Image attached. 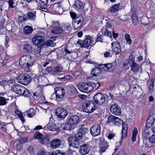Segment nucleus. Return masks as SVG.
Returning <instances> with one entry per match:
<instances>
[{"instance_id": "nucleus-1", "label": "nucleus", "mask_w": 155, "mask_h": 155, "mask_svg": "<svg viewBox=\"0 0 155 155\" xmlns=\"http://www.w3.org/2000/svg\"><path fill=\"white\" fill-rule=\"evenodd\" d=\"M82 136H70L68 138V141L70 145L66 153L68 155H74L76 154L75 150L71 147L77 148L79 147L78 140L82 138Z\"/></svg>"}, {"instance_id": "nucleus-2", "label": "nucleus", "mask_w": 155, "mask_h": 155, "mask_svg": "<svg viewBox=\"0 0 155 155\" xmlns=\"http://www.w3.org/2000/svg\"><path fill=\"white\" fill-rule=\"evenodd\" d=\"M19 64L21 66L26 68L25 71L28 72H29L30 71V68L33 64V59L29 55H23L20 59Z\"/></svg>"}, {"instance_id": "nucleus-3", "label": "nucleus", "mask_w": 155, "mask_h": 155, "mask_svg": "<svg viewBox=\"0 0 155 155\" xmlns=\"http://www.w3.org/2000/svg\"><path fill=\"white\" fill-rule=\"evenodd\" d=\"M79 121V117L77 115H72L67 117V123L64 125L63 128L70 130L74 128Z\"/></svg>"}, {"instance_id": "nucleus-4", "label": "nucleus", "mask_w": 155, "mask_h": 155, "mask_svg": "<svg viewBox=\"0 0 155 155\" xmlns=\"http://www.w3.org/2000/svg\"><path fill=\"white\" fill-rule=\"evenodd\" d=\"M94 83H81L77 85L78 88L81 91L88 93L94 89Z\"/></svg>"}, {"instance_id": "nucleus-5", "label": "nucleus", "mask_w": 155, "mask_h": 155, "mask_svg": "<svg viewBox=\"0 0 155 155\" xmlns=\"http://www.w3.org/2000/svg\"><path fill=\"white\" fill-rule=\"evenodd\" d=\"M82 107L83 110L89 113L93 112L97 109L95 104L92 101H86L83 103Z\"/></svg>"}, {"instance_id": "nucleus-6", "label": "nucleus", "mask_w": 155, "mask_h": 155, "mask_svg": "<svg viewBox=\"0 0 155 155\" xmlns=\"http://www.w3.org/2000/svg\"><path fill=\"white\" fill-rule=\"evenodd\" d=\"M13 91L17 94L27 96L29 94L27 89L21 85L15 84L13 87Z\"/></svg>"}, {"instance_id": "nucleus-7", "label": "nucleus", "mask_w": 155, "mask_h": 155, "mask_svg": "<svg viewBox=\"0 0 155 155\" xmlns=\"http://www.w3.org/2000/svg\"><path fill=\"white\" fill-rule=\"evenodd\" d=\"M95 42L94 43L93 39L89 35H87L86 36V39L84 41L81 40H79L77 42V44H80L81 46L82 47H85L88 48L92 45H93Z\"/></svg>"}, {"instance_id": "nucleus-8", "label": "nucleus", "mask_w": 155, "mask_h": 155, "mask_svg": "<svg viewBox=\"0 0 155 155\" xmlns=\"http://www.w3.org/2000/svg\"><path fill=\"white\" fill-rule=\"evenodd\" d=\"M83 18L80 15L77 17L75 20L72 21V26L75 30L81 28L83 22Z\"/></svg>"}, {"instance_id": "nucleus-9", "label": "nucleus", "mask_w": 155, "mask_h": 155, "mask_svg": "<svg viewBox=\"0 0 155 155\" xmlns=\"http://www.w3.org/2000/svg\"><path fill=\"white\" fill-rule=\"evenodd\" d=\"M17 79L18 82L24 85L27 84L31 81L29 76L23 74L18 76Z\"/></svg>"}, {"instance_id": "nucleus-10", "label": "nucleus", "mask_w": 155, "mask_h": 155, "mask_svg": "<svg viewBox=\"0 0 155 155\" xmlns=\"http://www.w3.org/2000/svg\"><path fill=\"white\" fill-rule=\"evenodd\" d=\"M44 39L43 36L38 35L33 38L32 41L33 44L37 46H44Z\"/></svg>"}, {"instance_id": "nucleus-11", "label": "nucleus", "mask_w": 155, "mask_h": 155, "mask_svg": "<svg viewBox=\"0 0 155 155\" xmlns=\"http://www.w3.org/2000/svg\"><path fill=\"white\" fill-rule=\"evenodd\" d=\"M94 101L98 105H101L105 101V98L103 95L100 93L96 94L94 97Z\"/></svg>"}, {"instance_id": "nucleus-12", "label": "nucleus", "mask_w": 155, "mask_h": 155, "mask_svg": "<svg viewBox=\"0 0 155 155\" xmlns=\"http://www.w3.org/2000/svg\"><path fill=\"white\" fill-rule=\"evenodd\" d=\"M57 100L63 98L65 95V90L62 87H58L54 89Z\"/></svg>"}, {"instance_id": "nucleus-13", "label": "nucleus", "mask_w": 155, "mask_h": 155, "mask_svg": "<svg viewBox=\"0 0 155 155\" xmlns=\"http://www.w3.org/2000/svg\"><path fill=\"white\" fill-rule=\"evenodd\" d=\"M90 132L92 136H98L100 135V129L99 124H95L91 128Z\"/></svg>"}, {"instance_id": "nucleus-14", "label": "nucleus", "mask_w": 155, "mask_h": 155, "mask_svg": "<svg viewBox=\"0 0 155 155\" xmlns=\"http://www.w3.org/2000/svg\"><path fill=\"white\" fill-rule=\"evenodd\" d=\"M110 109L111 112L115 115H119L121 114V109L116 104L112 105Z\"/></svg>"}, {"instance_id": "nucleus-15", "label": "nucleus", "mask_w": 155, "mask_h": 155, "mask_svg": "<svg viewBox=\"0 0 155 155\" xmlns=\"http://www.w3.org/2000/svg\"><path fill=\"white\" fill-rule=\"evenodd\" d=\"M56 113L58 117L61 118H65L67 115V111L61 108H58L56 109Z\"/></svg>"}, {"instance_id": "nucleus-16", "label": "nucleus", "mask_w": 155, "mask_h": 155, "mask_svg": "<svg viewBox=\"0 0 155 155\" xmlns=\"http://www.w3.org/2000/svg\"><path fill=\"white\" fill-rule=\"evenodd\" d=\"M154 123H155V114L150 116L146 120L145 124L146 127L149 128L153 126Z\"/></svg>"}, {"instance_id": "nucleus-17", "label": "nucleus", "mask_w": 155, "mask_h": 155, "mask_svg": "<svg viewBox=\"0 0 155 155\" xmlns=\"http://www.w3.org/2000/svg\"><path fill=\"white\" fill-rule=\"evenodd\" d=\"M91 147V146L88 144H84L81 147L79 153L82 155H85L88 153Z\"/></svg>"}, {"instance_id": "nucleus-18", "label": "nucleus", "mask_w": 155, "mask_h": 155, "mask_svg": "<svg viewBox=\"0 0 155 155\" xmlns=\"http://www.w3.org/2000/svg\"><path fill=\"white\" fill-rule=\"evenodd\" d=\"M102 65V64L100 65L98 67H95L93 68L91 72V75L94 77L98 76L101 73V66Z\"/></svg>"}, {"instance_id": "nucleus-19", "label": "nucleus", "mask_w": 155, "mask_h": 155, "mask_svg": "<svg viewBox=\"0 0 155 155\" xmlns=\"http://www.w3.org/2000/svg\"><path fill=\"white\" fill-rule=\"evenodd\" d=\"M100 153H102L104 152L108 147L107 143L103 138H101L100 140Z\"/></svg>"}, {"instance_id": "nucleus-20", "label": "nucleus", "mask_w": 155, "mask_h": 155, "mask_svg": "<svg viewBox=\"0 0 155 155\" xmlns=\"http://www.w3.org/2000/svg\"><path fill=\"white\" fill-rule=\"evenodd\" d=\"M51 32L53 34H62L63 35H64L65 34V33H64V32H63V28L58 26L53 28L51 29Z\"/></svg>"}, {"instance_id": "nucleus-21", "label": "nucleus", "mask_w": 155, "mask_h": 155, "mask_svg": "<svg viewBox=\"0 0 155 155\" xmlns=\"http://www.w3.org/2000/svg\"><path fill=\"white\" fill-rule=\"evenodd\" d=\"M84 5L83 2L80 0H77L75 2L74 7L77 10H83Z\"/></svg>"}, {"instance_id": "nucleus-22", "label": "nucleus", "mask_w": 155, "mask_h": 155, "mask_svg": "<svg viewBox=\"0 0 155 155\" xmlns=\"http://www.w3.org/2000/svg\"><path fill=\"white\" fill-rule=\"evenodd\" d=\"M35 139H38L40 140V142L42 143L45 144L49 143V139L48 136H34Z\"/></svg>"}, {"instance_id": "nucleus-23", "label": "nucleus", "mask_w": 155, "mask_h": 155, "mask_svg": "<svg viewBox=\"0 0 155 155\" xmlns=\"http://www.w3.org/2000/svg\"><path fill=\"white\" fill-rule=\"evenodd\" d=\"M62 27L64 29V30H63V32L65 33V34H68L70 32L71 27L70 23H64L62 25Z\"/></svg>"}, {"instance_id": "nucleus-24", "label": "nucleus", "mask_w": 155, "mask_h": 155, "mask_svg": "<svg viewBox=\"0 0 155 155\" xmlns=\"http://www.w3.org/2000/svg\"><path fill=\"white\" fill-rule=\"evenodd\" d=\"M61 144V141L58 139H55L53 140L51 143V145L52 148H56L59 147Z\"/></svg>"}, {"instance_id": "nucleus-25", "label": "nucleus", "mask_w": 155, "mask_h": 155, "mask_svg": "<svg viewBox=\"0 0 155 155\" xmlns=\"http://www.w3.org/2000/svg\"><path fill=\"white\" fill-rule=\"evenodd\" d=\"M130 65L131 70L134 72H137L140 68L139 65L136 62Z\"/></svg>"}, {"instance_id": "nucleus-26", "label": "nucleus", "mask_w": 155, "mask_h": 155, "mask_svg": "<svg viewBox=\"0 0 155 155\" xmlns=\"http://www.w3.org/2000/svg\"><path fill=\"white\" fill-rule=\"evenodd\" d=\"M88 131L87 129L85 128L81 127L78 129L77 134L78 136H84Z\"/></svg>"}, {"instance_id": "nucleus-27", "label": "nucleus", "mask_w": 155, "mask_h": 155, "mask_svg": "<svg viewBox=\"0 0 155 155\" xmlns=\"http://www.w3.org/2000/svg\"><path fill=\"white\" fill-rule=\"evenodd\" d=\"M119 5V4H116L112 6L110 8L108 9L107 11L108 12H110L111 13H115L118 10Z\"/></svg>"}, {"instance_id": "nucleus-28", "label": "nucleus", "mask_w": 155, "mask_h": 155, "mask_svg": "<svg viewBox=\"0 0 155 155\" xmlns=\"http://www.w3.org/2000/svg\"><path fill=\"white\" fill-rule=\"evenodd\" d=\"M23 49L24 51L27 53H30L32 51V46L28 44H26L24 45Z\"/></svg>"}, {"instance_id": "nucleus-29", "label": "nucleus", "mask_w": 155, "mask_h": 155, "mask_svg": "<svg viewBox=\"0 0 155 155\" xmlns=\"http://www.w3.org/2000/svg\"><path fill=\"white\" fill-rule=\"evenodd\" d=\"M112 45H113V44H114V46H115V48L117 49L116 51H115L116 52V54H117L119 53L121 51L120 48L121 47L120 45V44L119 43L117 42H114V43H112L111 44Z\"/></svg>"}, {"instance_id": "nucleus-30", "label": "nucleus", "mask_w": 155, "mask_h": 155, "mask_svg": "<svg viewBox=\"0 0 155 155\" xmlns=\"http://www.w3.org/2000/svg\"><path fill=\"white\" fill-rule=\"evenodd\" d=\"M9 99L8 98L0 96V106H4L7 103V101H8Z\"/></svg>"}, {"instance_id": "nucleus-31", "label": "nucleus", "mask_w": 155, "mask_h": 155, "mask_svg": "<svg viewBox=\"0 0 155 155\" xmlns=\"http://www.w3.org/2000/svg\"><path fill=\"white\" fill-rule=\"evenodd\" d=\"M116 118V117L114 116H110L108 117L107 121V123L110 124V125L114 124Z\"/></svg>"}, {"instance_id": "nucleus-32", "label": "nucleus", "mask_w": 155, "mask_h": 155, "mask_svg": "<svg viewBox=\"0 0 155 155\" xmlns=\"http://www.w3.org/2000/svg\"><path fill=\"white\" fill-rule=\"evenodd\" d=\"M33 29L31 27L28 26H26L24 27V32L26 34L31 33Z\"/></svg>"}, {"instance_id": "nucleus-33", "label": "nucleus", "mask_w": 155, "mask_h": 155, "mask_svg": "<svg viewBox=\"0 0 155 155\" xmlns=\"http://www.w3.org/2000/svg\"><path fill=\"white\" fill-rule=\"evenodd\" d=\"M15 112V114L18 115L20 119L21 120L22 122L24 123L25 122V120L24 119L22 113L20 111L18 110H16Z\"/></svg>"}, {"instance_id": "nucleus-34", "label": "nucleus", "mask_w": 155, "mask_h": 155, "mask_svg": "<svg viewBox=\"0 0 155 155\" xmlns=\"http://www.w3.org/2000/svg\"><path fill=\"white\" fill-rule=\"evenodd\" d=\"M127 130V125L125 124L123 125L122 130L121 132L122 136H126Z\"/></svg>"}, {"instance_id": "nucleus-35", "label": "nucleus", "mask_w": 155, "mask_h": 155, "mask_svg": "<svg viewBox=\"0 0 155 155\" xmlns=\"http://www.w3.org/2000/svg\"><path fill=\"white\" fill-rule=\"evenodd\" d=\"M54 40H48L46 42H45L44 46L47 45L48 46L54 47L55 45Z\"/></svg>"}, {"instance_id": "nucleus-36", "label": "nucleus", "mask_w": 155, "mask_h": 155, "mask_svg": "<svg viewBox=\"0 0 155 155\" xmlns=\"http://www.w3.org/2000/svg\"><path fill=\"white\" fill-rule=\"evenodd\" d=\"M28 138L26 136L21 137L20 138L18 141L21 144H22L28 141Z\"/></svg>"}, {"instance_id": "nucleus-37", "label": "nucleus", "mask_w": 155, "mask_h": 155, "mask_svg": "<svg viewBox=\"0 0 155 155\" xmlns=\"http://www.w3.org/2000/svg\"><path fill=\"white\" fill-rule=\"evenodd\" d=\"M147 140L150 143L153 144L155 143V136H149L147 137Z\"/></svg>"}, {"instance_id": "nucleus-38", "label": "nucleus", "mask_w": 155, "mask_h": 155, "mask_svg": "<svg viewBox=\"0 0 155 155\" xmlns=\"http://www.w3.org/2000/svg\"><path fill=\"white\" fill-rule=\"evenodd\" d=\"M28 112H29V113L27 114V116L30 118L32 117L35 115V111L31 109H30Z\"/></svg>"}, {"instance_id": "nucleus-39", "label": "nucleus", "mask_w": 155, "mask_h": 155, "mask_svg": "<svg viewBox=\"0 0 155 155\" xmlns=\"http://www.w3.org/2000/svg\"><path fill=\"white\" fill-rule=\"evenodd\" d=\"M122 121L118 117H116L114 124L116 125L120 126L122 124Z\"/></svg>"}, {"instance_id": "nucleus-40", "label": "nucleus", "mask_w": 155, "mask_h": 155, "mask_svg": "<svg viewBox=\"0 0 155 155\" xmlns=\"http://www.w3.org/2000/svg\"><path fill=\"white\" fill-rule=\"evenodd\" d=\"M28 16L29 19L31 20H34L36 17L35 14L32 12H29L28 14Z\"/></svg>"}, {"instance_id": "nucleus-41", "label": "nucleus", "mask_w": 155, "mask_h": 155, "mask_svg": "<svg viewBox=\"0 0 155 155\" xmlns=\"http://www.w3.org/2000/svg\"><path fill=\"white\" fill-rule=\"evenodd\" d=\"M135 63L134 56L133 55H130V56L129 59V62L130 64Z\"/></svg>"}, {"instance_id": "nucleus-42", "label": "nucleus", "mask_w": 155, "mask_h": 155, "mask_svg": "<svg viewBox=\"0 0 155 155\" xmlns=\"http://www.w3.org/2000/svg\"><path fill=\"white\" fill-rule=\"evenodd\" d=\"M125 37L127 43L129 45H130L132 43V40L130 38V35L128 34H126L125 35Z\"/></svg>"}, {"instance_id": "nucleus-43", "label": "nucleus", "mask_w": 155, "mask_h": 155, "mask_svg": "<svg viewBox=\"0 0 155 155\" xmlns=\"http://www.w3.org/2000/svg\"><path fill=\"white\" fill-rule=\"evenodd\" d=\"M44 46H37L38 47L35 50V52L37 54H40L41 51L43 50Z\"/></svg>"}, {"instance_id": "nucleus-44", "label": "nucleus", "mask_w": 155, "mask_h": 155, "mask_svg": "<svg viewBox=\"0 0 155 155\" xmlns=\"http://www.w3.org/2000/svg\"><path fill=\"white\" fill-rule=\"evenodd\" d=\"M62 68L61 66H56L53 70V71L55 72H61V71Z\"/></svg>"}, {"instance_id": "nucleus-45", "label": "nucleus", "mask_w": 155, "mask_h": 155, "mask_svg": "<svg viewBox=\"0 0 155 155\" xmlns=\"http://www.w3.org/2000/svg\"><path fill=\"white\" fill-rule=\"evenodd\" d=\"M130 12L131 13L132 18L137 17L136 12L135 11L134 8H131Z\"/></svg>"}, {"instance_id": "nucleus-46", "label": "nucleus", "mask_w": 155, "mask_h": 155, "mask_svg": "<svg viewBox=\"0 0 155 155\" xmlns=\"http://www.w3.org/2000/svg\"><path fill=\"white\" fill-rule=\"evenodd\" d=\"M52 71V69L51 67H47V68L45 69V72L43 73L44 74H48V73H50Z\"/></svg>"}, {"instance_id": "nucleus-47", "label": "nucleus", "mask_w": 155, "mask_h": 155, "mask_svg": "<svg viewBox=\"0 0 155 155\" xmlns=\"http://www.w3.org/2000/svg\"><path fill=\"white\" fill-rule=\"evenodd\" d=\"M104 35H107L110 38H111L112 37L111 33L110 31L108 30L107 28L105 30L104 32Z\"/></svg>"}, {"instance_id": "nucleus-48", "label": "nucleus", "mask_w": 155, "mask_h": 155, "mask_svg": "<svg viewBox=\"0 0 155 155\" xmlns=\"http://www.w3.org/2000/svg\"><path fill=\"white\" fill-rule=\"evenodd\" d=\"M104 66L105 68H107V69L108 71L110 70L112 67V64H105L104 65Z\"/></svg>"}, {"instance_id": "nucleus-49", "label": "nucleus", "mask_w": 155, "mask_h": 155, "mask_svg": "<svg viewBox=\"0 0 155 155\" xmlns=\"http://www.w3.org/2000/svg\"><path fill=\"white\" fill-rule=\"evenodd\" d=\"M71 16L73 20H75L76 18L78 17H76V14L74 12H71L70 13Z\"/></svg>"}, {"instance_id": "nucleus-50", "label": "nucleus", "mask_w": 155, "mask_h": 155, "mask_svg": "<svg viewBox=\"0 0 155 155\" xmlns=\"http://www.w3.org/2000/svg\"><path fill=\"white\" fill-rule=\"evenodd\" d=\"M132 23L135 25L137 24L138 22L137 17L132 18Z\"/></svg>"}, {"instance_id": "nucleus-51", "label": "nucleus", "mask_w": 155, "mask_h": 155, "mask_svg": "<svg viewBox=\"0 0 155 155\" xmlns=\"http://www.w3.org/2000/svg\"><path fill=\"white\" fill-rule=\"evenodd\" d=\"M34 95L36 96L38 98L40 99V98L41 99L44 98V97L43 96L42 93H41L40 94H37V93L34 94Z\"/></svg>"}, {"instance_id": "nucleus-52", "label": "nucleus", "mask_w": 155, "mask_h": 155, "mask_svg": "<svg viewBox=\"0 0 155 155\" xmlns=\"http://www.w3.org/2000/svg\"><path fill=\"white\" fill-rule=\"evenodd\" d=\"M38 155H48V154L46 152L43 150H39L38 153Z\"/></svg>"}, {"instance_id": "nucleus-53", "label": "nucleus", "mask_w": 155, "mask_h": 155, "mask_svg": "<svg viewBox=\"0 0 155 155\" xmlns=\"http://www.w3.org/2000/svg\"><path fill=\"white\" fill-rule=\"evenodd\" d=\"M102 37L103 36L101 35L100 34H98L97 38V41H101V42H102V41L101 40Z\"/></svg>"}, {"instance_id": "nucleus-54", "label": "nucleus", "mask_w": 155, "mask_h": 155, "mask_svg": "<svg viewBox=\"0 0 155 155\" xmlns=\"http://www.w3.org/2000/svg\"><path fill=\"white\" fill-rule=\"evenodd\" d=\"M138 131L136 127H134L133 131L132 136H136L138 133Z\"/></svg>"}, {"instance_id": "nucleus-55", "label": "nucleus", "mask_w": 155, "mask_h": 155, "mask_svg": "<svg viewBox=\"0 0 155 155\" xmlns=\"http://www.w3.org/2000/svg\"><path fill=\"white\" fill-rule=\"evenodd\" d=\"M9 6L10 8H13V5L15 4L13 0H9L8 2Z\"/></svg>"}, {"instance_id": "nucleus-56", "label": "nucleus", "mask_w": 155, "mask_h": 155, "mask_svg": "<svg viewBox=\"0 0 155 155\" xmlns=\"http://www.w3.org/2000/svg\"><path fill=\"white\" fill-rule=\"evenodd\" d=\"M64 51L67 54H70L73 52L72 50L70 48H65Z\"/></svg>"}, {"instance_id": "nucleus-57", "label": "nucleus", "mask_w": 155, "mask_h": 155, "mask_svg": "<svg viewBox=\"0 0 155 155\" xmlns=\"http://www.w3.org/2000/svg\"><path fill=\"white\" fill-rule=\"evenodd\" d=\"M6 29L4 28H0V33L1 34H4L5 33Z\"/></svg>"}, {"instance_id": "nucleus-58", "label": "nucleus", "mask_w": 155, "mask_h": 155, "mask_svg": "<svg viewBox=\"0 0 155 155\" xmlns=\"http://www.w3.org/2000/svg\"><path fill=\"white\" fill-rule=\"evenodd\" d=\"M144 134L145 136H148L150 135V132L147 128L145 129L144 130Z\"/></svg>"}, {"instance_id": "nucleus-59", "label": "nucleus", "mask_w": 155, "mask_h": 155, "mask_svg": "<svg viewBox=\"0 0 155 155\" xmlns=\"http://www.w3.org/2000/svg\"><path fill=\"white\" fill-rule=\"evenodd\" d=\"M40 9L42 11H43L46 12H48V8L43 7H40Z\"/></svg>"}, {"instance_id": "nucleus-60", "label": "nucleus", "mask_w": 155, "mask_h": 155, "mask_svg": "<svg viewBox=\"0 0 155 155\" xmlns=\"http://www.w3.org/2000/svg\"><path fill=\"white\" fill-rule=\"evenodd\" d=\"M18 20L19 21L22 22L25 21V19L22 16H19L18 18Z\"/></svg>"}, {"instance_id": "nucleus-61", "label": "nucleus", "mask_w": 155, "mask_h": 155, "mask_svg": "<svg viewBox=\"0 0 155 155\" xmlns=\"http://www.w3.org/2000/svg\"><path fill=\"white\" fill-rule=\"evenodd\" d=\"M64 78H65L66 80H69L71 79L72 76L70 74L67 75L64 77Z\"/></svg>"}, {"instance_id": "nucleus-62", "label": "nucleus", "mask_w": 155, "mask_h": 155, "mask_svg": "<svg viewBox=\"0 0 155 155\" xmlns=\"http://www.w3.org/2000/svg\"><path fill=\"white\" fill-rule=\"evenodd\" d=\"M70 88L71 89V91L72 92H74L77 90L76 88L74 85L71 86Z\"/></svg>"}, {"instance_id": "nucleus-63", "label": "nucleus", "mask_w": 155, "mask_h": 155, "mask_svg": "<svg viewBox=\"0 0 155 155\" xmlns=\"http://www.w3.org/2000/svg\"><path fill=\"white\" fill-rule=\"evenodd\" d=\"M56 152V155H66L65 153H61L59 151H57Z\"/></svg>"}, {"instance_id": "nucleus-64", "label": "nucleus", "mask_w": 155, "mask_h": 155, "mask_svg": "<svg viewBox=\"0 0 155 155\" xmlns=\"http://www.w3.org/2000/svg\"><path fill=\"white\" fill-rule=\"evenodd\" d=\"M41 3L43 5H46L47 4L48 0H40Z\"/></svg>"}]
</instances>
